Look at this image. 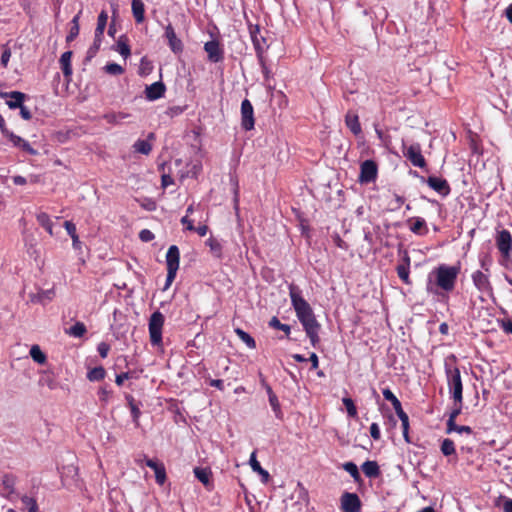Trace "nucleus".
<instances>
[{
	"instance_id": "obj_1",
	"label": "nucleus",
	"mask_w": 512,
	"mask_h": 512,
	"mask_svg": "<svg viewBox=\"0 0 512 512\" xmlns=\"http://www.w3.org/2000/svg\"><path fill=\"white\" fill-rule=\"evenodd\" d=\"M460 268L458 266L439 265L428 276L426 289L428 292L437 293V288L444 291H452Z\"/></svg>"
},
{
	"instance_id": "obj_2",
	"label": "nucleus",
	"mask_w": 512,
	"mask_h": 512,
	"mask_svg": "<svg viewBox=\"0 0 512 512\" xmlns=\"http://www.w3.org/2000/svg\"><path fill=\"white\" fill-rule=\"evenodd\" d=\"M444 370L447 384L452 398L455 402L463 401V384L460 370L457 366V357L450 354L444 359Z\"/></svg>"
},
{
	"instance_id": "obj_3",
	"label": "nucleus",
	"mask_w": 512,
	"mask_h": 512,
	"mask_svg": "<svg viewBox=\"0 0 512 512\" xmlns=\"http://www.w3.org/2000/svg\"><path fill=\"white\" fill-rule=\"evenodd\" d=\"M289 296L292 306L299 320H313L312 308L310 304L303 298L301 289L295 285H289Z\"/></svg>"
},
{
	"instance_id": "obj_4",
	"label": "nucleus",
	"mask_w": 512,
	"mask_h": 512,
	"mask_svg": "<svg viewBox=\"0 0 512 512\" xmlns=\"http://www.w3.org/2000/svg\"><path fill=\"white\" fill-rule=\"evenodd\" d=\"M107 20L108 14L106 11H101L97 19V26L94 32V41L87 50L86 60H91L99 51L103 39V34L107 26Z\"/></svg>"
},
{
	"instance_id": "obj_5",
	"label": "nucleus",
	"mask_w": 512,
	"mask_h": 512,
	"mask_svg": "<svg viewBox=\"0 0 512 512\" xmlns=\"http://www.w3.org/2000/svg\"><path fill=\"white\" fill-rule=\"evenodd\" d=\"M180 251L176 245H171L166 253L167 276L165 289L168 288L176 278L179 269Z\"/></svg>"
},
{
	"instance_id": "obj_6",
	"label": "nucleus",
	"mask_w": 512,
	"mask_h": 512,
	"mask_svg": "<svg viewBox=\"0 0 512 512\" xmlns=\"http://www.w3.org/2000/svg\"><path fill=\"white\" fill-rule=\"evenodd\" d=\"M378 175V166L373 160H365L361 163L358 180L362 184L374 182Z\"/></svg>"
},
{
	"instance_id": "obj_7",
	"label": "nucleus",
	"mask_w": 512,
	"mask_h": 512,
	"mask_svg": "<svg viewBox=\"0 0 512 512\" xmlns=\"http://www.w3.org/2000/svg\"><path fill=\"white\" fill-rule=\"evenodd\" d=\"M403 155L411 162L415 167L426 168V160L422 155L421 146L418 143L412 144L409 147H404Z\"/></svg>"
},
{
	"instance_id": "obj_8",
	"label": "nucleus",
	"mask_w": 512,
	"mask_h": 512,
	"mask_svg": "<svg viewBox=\"0 0 512 512\" xmlns=\"http://www.w3.org/2000/svg\"><path fill=\"white\" fill-rule=\"evenodd\" d=\"M340 508L343 512H360L362 503L356 493L344 492L340 498Z\"/></svg>"
},
{
	"instance_id": "obj_9",
	"label": "nucleus",
	"mask_w": 512,
	"mask_h": 512,
	"mask_svg": "<svg viewBox=\"0 0 512 512\" xmlns=\"http://www.w3.org/2000/svg\"><path fill=\"white\" fill-rule=\"evenodd\" d=\"M254 109L252 103L248 99H244L241 103V126L245 131L254 128Z\"/></svg>"
},
{
	"instance_id": "obj_10",
	"label": "nucleus",
	"mask_w": 512,
	"mask_h": 512,
	"mask_svg": "<svg viewBox=\"0 0 512 512\" xmlns=\"http://www.w3.org/2000/svg\"><path fill=\"white\" fill-rule=\"evenodd\" d=\"M164 37L168 42V46L174 54H180L183 52L184 46L181 39L176 35L175 29L171 23L165 26Z\"/></svg>"
},
{
	"instance_id": "obj_11",
	"label": "nucleus",
	"mask_w": 512,
	"mask_h": 512,
	"mask_svg": "<svg viewBox=\"0 0 512 512\" xmlns=\"http://www.w3.org/2000/svg\"><path fill=\"white\" fill-rule=\"evenodd\" d=\"M496 245L502 256L509 257L512 251V236L508 230H501L496 237Z\"/></svg>"
},
{
	"instance_id": "obj_12",
	"label": "nucleus",
	"mask_w": 512,
	"mask_h": 512,
	"mask_svg": "<svg viewBox=\"0 0 512 512\" xmlns=\"http://www.w3.org/2000/svg\"><path fill=\"white\" fill-rule=\"evenodd\" d=\"M204 50L207 53L208 60L212 63H218L224 59V51L218 40L206 42L204 44Z\"/></svg>"
},
{
	"instance_id": "obj_13",
	"label": "nucleus",
	"mask_w": 512,
	"mask_h": 512,
	"mask_svg": "<svg viewBox=\"0 0 512 512\" xmlns=\"http://www.w3.org/2000/svg\"><path fill=\"white\" fill-rule=\"evenodd\" d=\"M426 183L431 189H433L443 197L448 196L451 192L450 185L446 179L439 178L436 176H429L426 179Z\"/></svg>"
},
{
	"instance_id": "obj_14",
	"label": "nucleus",
	"mask_w": 512,
	"mask_h": 512,
	"mask_svg": "<svg viewBox=\"0 0 512 512\" xmlns=\"http://www.w3.org/2000/svg\"><path fill=\"white\" fill-rule=\"evenodd\" d=\"M249 32L257 56L260 57L266 46V39L262 36L259 25H251Z\"/></svg>"
},
{
	"instance_id": "obj_15",
	"label": "nucleus",
	"mask_w": 512,
	"mask_h": 512,
	"mask_svg": "<svg viewBox=\"0 0 512 512\" xmlns=\"http://www.w3.org/2000/svg\"><path fill=\"white\" fill-rule=\"evenodd\" d=\"M17 482L16 475L12 473H5L1 477L2 496L10 499L15 494V485Z\"/></svg>"
},
{
	"instance_id": "obj_16",
	"label": "nucleus",
	"mask_w": 512,
	"mask_h": 512,
	"mask_svg": "<svg viewBox=\"0 0 512 512\" xmlns=\"http://www.w3.org/2000/svg\"><path fill=\"white\" fill-rule=\"evenodd\" d=\"M0 97L7 99L6 104L10 109L21 107L27 95L20 91L2 92Z\"/></svg>"
},
{
	"instance_id": "obj_17",
	"label": "nucleus",
	"mask_w": 512,
	"mask_h": 512,
	"mask_svg": "<svg viewBox=\"0 0 512 512\" xmlns=\"http://www.w3.org/2000/svg\"><path fill=\"white\" fill-rule=\"evenodd\" d=\"M472 280L475 287L482 293H490L492 291V287L488 278V275L483 273L480 270L475 271L472 274Z\"/></svg>"
},
{
	"instance_id": "obj_18",
	"label": "nucleus",
	"mask_w": 512,
	"mask_h": 512,
	"mask_svg": "<svg viewBox=\"0 0 512 512\" xmlns=\"http://www.w3.org/2000/svg\"><path fill=\"white\" fill-rule=\"evenodd\" d=\"M195 477L205 486V488L211 491L214 488L212 481V471L208 467H195L193 469Z\"/></svg>"
},
{
	"instance_id": "obj_19",
	"label": "nucleus",
	"mask_w": 512,
	"mask_h": 512,
	"mask_svg": "<svg viewBox=\"0 0 512 512\" xmlns=\"http://www.w3.org/2000/svg\"><path fill=\"white\" fill-rule=\"evenodd\" d=\"M166 87L163 82L157 81L149 86H146L145 96L149 101H155L164 96Z\"/></svg>"
},
{
	"instance_id": "obj_20",
	"label": "nucleus",
	"mask_w": 512,
	"mask_h": 512,
	"mask_svg": "<svg viewBox=\"0 0 512 512\" xmlns=\"http://www.w3.org/2000/svg\"><path fill=\"white\" fill-rule=\"evenodd\" d=\"M397 275L404 284L409 285L411 283L410 273V256L407 251L404 252L402 263L396 267Z\"/></svg>"
},
{
	"instance_id": "obj_21",
	"label": "nucleus",
	"mask_w": 512,
	"mask_h": 512,
	"mask_svg": "<svg viewBox=\"0 0 512 512\" xmlns=\"http://www.w3.org/2000/svg\"><path fill=\"white\" fill-rule=\"evenodd\" d=\"M11 142L12 144L15 146V147H19L20 149H22L24 152L28 153L29 155H36L37 154V150H35L30 144L28 141H26L25 139H23L22 137L14 134L13 132L9 131L8 134H6V136Z\"/></svg>"
},
{
	"instance_id": "obj_22",
	"label": "nucleus",
	"mask_w": 512,
	"mask_h": 512,
	"mask_svg": "<svg viewBox=\"0 0 512 512\" xmlns=\"http://www.w3.org/2000/svg\"><path fill=\"white\" fill-rule=\"evenodd\" d=\"M164 322H149L150 342L153 346L162 345V331Z\"/></svg>"
},
{
	"instance_id": "obj_23",
	"label": "nucleus",
	"mask_w": 512,
	"mask_h": 512,
	"mask_svg": "<svg viewBox=\"0 0 512 512\" xmlns=\"http://www.w3.org/2000/svg\"><path fill=\"white\" fill-rule=\"evenodd\" d=\"M303 328L310 339V342L313 347L319 343V331H320V323L319 322H302Z\"/></svg>"
},
{
	"instance_id": "obj_24",
	"label": "nucleus",
	"mask_w": 512,
	"mask_h": 512,
	"mask_svg": "<svg viewBox=\"0 0 512 512\" xmlns=\"http://www.w3.org/2000/svg\"><path fill=\"white\" fill-rule=\"evenodd\" d=\"M72 55H73L72 51H66L61 55L60 60H59L61 70H62L63 75L67 81L71 80V76H72V72H73L72 65H71Z\"/></svg>"
},
{
	"instance_id": "obj_25",
	"label": "nucleus",
	"mask_w": 512,
	"mask_h": 512,
	"mask_svg": "<svg viewBox=\"0 0 512 512\" xmlns=\"http://www.w3.org/2000/svg\"><path fill=\"white\" fill-rule=\"evenodd\" d=\"M345 124L355 136L359 135L362 132L359 117L355 112H347V114L345 115Z\"/></svg>"
},
{
	"instance_id": "obj_26",
	"label": "nucleus",
	"mask_w": 512,
	"mask_h": 512,
	"mask_svg": "<svg viewBox=\"0 0 512 512\" xmlns=\"http://www.w3.org/2000/svg\"><path fill=\"white\" fill-rule=\"evenodd\" d=\"M155 139V134L154 133H149L148 136H147V139H138L134 144H133V149L135 152H138V153H141L143 155H148L151 150H152V145L150 143V140H154Z\"/></svg>"
},
{
	"instance_id": "obj_27",
	"label": "nucleus",
	"mask_w": 512,
	"mask_h": 512,
	"mask_svg": "<svg viewBox=\"0 0 512 512\" xmlns=\"http://www.w3.org/2000/svg\"><path fill=\"white\" fill-rule=\"evenodd\" d=\"M361 469L366 477L375 479L381 475L380 467L376 461L367 460L361 465Z\"/></svg>"
},
{
	"instance_id": "obj_28",
	"label": "nucleus",
	"mask_w": 512,
	"mask_h": 512,
	"mask_svg": "<svg viewBox=\"0 0 512 512\" xmlns=\"http://www.w3.org/2000/svg\"><path fill=\"white\" fill-rule=\"evenodd\" d=\"M249 464L252 470L261 476V481L267 483L270 479V474L267 470L263 469L260 463L256 459V452L250 455Z\"/></svg>"
},
{
	"instance_id": "obj_29",
	"label": "nucleus",
	"mask_w": 512,
	"mask_h": 512,
	"mask_svg": "<svg viewBox=\"0 0 512 512\" xmlns=\"http://www.w3.org/2000/svg\"><path fill=\"white\" fill-rule=\"evenodd\" d=\"M132 13L137 23H142L145 19V5L143 0H132Z\"/></svg>"
},
{
	"instance_id": "obj_30",
	"label": "nucleus",
	"mask_w": 512,
	"mask_h": 512,
	"mask_svg": "<svg viewBox=\"0 0 512 512\" xmlns=\"http://www.w3.org/2000/svg\"><path fill=\"white\" fill-rule=\"evenodd\" d=\"M410 221L412 224L410 226V230L418 235H425L428 233L426 221L421 217H414Z\"/></svg>"
},
{
	"instance_id": "obj_31",
	"label": "nucleus",
	"mask_w": 512,
	"mask_h": 512,
	"mask_svg": "<svg viewBox=\"0 0 512 512\" xmlns=\"http://www.w3.org/2000/svg\"><path fill=\"white\" fill-rule=\"evenodd\" d=\"M125 399H126V401L128 403V406L130 408L133 422L135 423L136 426H138L139 425V418L141 416L140 408L136 404L135 399H134V397L132 395L126 394L125 395Z\"/></svg>"
},
{
	"instance_id": "obj_32",
	"label": "nucleus",
	"mask_w": 512,
	"mask_h": 512,
	"mask_svg": "<svg viewBox=\"0 0 512 512\" xmlns=\"http://www.w3.org/2000/svg\"><path fill=\"white\" fill-rule=\"evenodd\" d=\"M81 11H79L71 20V27L68 35L66 36V42H72L78 35L80 31L79 20H80Z\"/></svg>"
},
{
	"instance_id": "obj_33",
	"label": "nucleus",
	"mask_w": 512,
	"mask_h": 512,
	"mask_svg": "<svg viewBox=\"0 0 512 512\" xmlns=\"http://www.w3.org/2000/svg\"><path fill=\"white\" fill-rule=\"evenodd\" d=\"M493 505L496 508L502 509L503 512H512V499L507 496H497L493 501Z\"/></svg>"
},
{
	"instance_id": "obj_34",
	"label": "nucleus",
	"mask_w": 512,
	"mask_h": 512,
	"mask_svg": "<svg viewBox=\"0 0 512 512\" xmlns=\"http://www.w3.org/2000/svg\"><path fill=\"white\" fill-rule=\"evenodd\" d=\"M37 222L42 226L51 236L53 235V222L50 216L45 212H40L36 215Z\"/></svg>"
},
{
	"instance_id": "obj_35",
	"label": "nucleus",
	"mask_w": 512,
	"mask_h": 512,
	"mask_svg": "<svg viewBox=\"0 0 512 512\" xmlns=\"http://www.w3.org/2000/svg\"><path fill=\"white\" fill-rule=\"evenodd\" d=\"M206 245L209 247L212 255L218 259L222 258V245L221 243L214 237H209L206 240Z\"/></svg>"
},
{
	"instance_id": "obj_36",
	"label": "nucleus",
	"mask_w": 512,
	"mask_h": 512,
	"mask_svg": "<svg viewBox=\"0 0 512 512\" xmlns=\"http://www.w3.org/2000/svg\"><path fill=\"white\" fill-rule=\"evenodd\" d=\"M30 356L34 362L38 364H45L47 362L46 354L41 350L40 346L35 344L30 349Z\"/></svg>"
},
{
	"instance_id": "obj_37",
	"label": "nucleus",
	"mask_w": 512,
	"mask_h": 512,
	"mask_svg": "<svg viewBox=\"0 0 512 512\" xmlns=\"http://www.w3.org/2000/svg\"><path fill=\"white\" fill-rule=\"evenodd\" d=\"M40 386H46L50 390H55L58 387V382L54 379L53 374L50 372H43L39 379Z\"/></svg>"
},
{
	"instance_id": "obj_38",
	"label": "nucleus",
	"mask_w": 512,
	"mask_h": 512,
	"mask_svg": "<svg viewBox=\"0 0 512 512\" xmlns=\"http://www.w3.org/2000/svg\"><path fill=\"white\" fill-rule=\"evenodd\" d=\"M397 416L399 417V419L401 421L402 433H403V438H404L405 442L412 443L410 436H409V416L407 415L406 412L397 414Z\"/></svg>"
},
{
	"instance_id": "obj_39",
	"label": "nucleus",
	"mask_w": 512,
	"mask_h": 512,
	"mask_svg": "<svg viewBox=\"0 0 512 512\" xmlns=\"http://www.w3.org/2000/svg\"><path fill=\"white\" fill-rule=\"evenodd\" d=\"M106 371L102 366H97L88 371L87 378L89 381L95 382V381H101L105 378Z\"/></svg>"
},
{
	"instance_id": "obj_40",
	"label": "nucleus",
	"mask_w": 512,
	"mask_h": 512,
	"mask_svg": "<svg viewBox=\"0 0 512 512\" xmlns=\"http://www.w3.org/2000/svg\"><path fill=\"white\" fill-rule=\"evenodd\" d=\"M440 450L442 452V454L444 456H452V455H456V449H455V444L454 442L449 439V438H445L442 443H441V447H440Z\"/></svg>"
},
{
	"instance_id": "obj_41",
	"label": "nucleus",
	"mask_w": 512,
	"mask_h": 512,
	"mask_svg": "<svg viewBox=\"0 0 512 512\" xmlns=\"http://www.w3.org/2000/svg\"><path fill=\"white\" fill-rule=\"evenodd\" d=\"M235 333L247 345L248 348H250V349L256 348V342L250 334H248L247 332H245L244 330H242L240 328H236Z\"/></svg>"
},
{
	"instance_id": "obj_42",
	"label": "nucleus",
	"mask_w": 512,
	"mask_h": 512,
	"mask_svg": "<svg viewBox=\"0 0 512 512\" xmlns=\"http://www.w3.org/2000/svg\"><path fill=\"white\" fill-rule=\"evenodd\" d=\"M128 117L129 114L124 112H110L103 115V119H105L109 124H117L119 123V121L124 120Z\"/></svg>"
},
{
	"instance_id": "obj_43",
	"label": "nucleus",
	"mask_w": 512,
	"mask_h": 512,
	"mask_svg": "<svg viewBox=\"0 0 512 512\" xmlns=\"http://www.w3.org/2000/svg\"><path fill=\"white\" fill-rule=\"evenodd\" d=\"M343 469L350 474V476L353 478L355 482H361L362 478L359 473V469L357 465L353 462H346L343 465Z\"/></svg>"
},
{
	"instance_id": "obj_44",
	"label": "nucleus",
	"mask_w": 512,
	"mask_h": 512,
	"mask_svg": "<svg viewBox=\"0 0 512 512\" xmlns=\"http://www.w3.org/2000/svg\"><path fill=\"white\" fill-rule=\"evenodd\" d=\"M87 329L83 322H76L74 326L69 329H66L65 332L70 336L80 338L86 333Z\"/></svg>"
},
{
	"instance_id": "obj_45",
	"label": "nucleus",
	"mask_w": 512,
	"mask_h": 512,
	"mask_svg": "<svg viewBox=\"0 0 512 512\" xmlns=\"http://www.w3.org/2000/svg\"><path fill=\"white\" fill-rule=\"evenodd\" d=\"M138 379L136 371H127L116 375L115 382L118 386H121L125 380Z\"/></svg>"
},
{
	"instance_id": "obj_46",
	"label": "nucleus",
	"mask_w": 512,
	"mask_h": 512,
	"mask_svg": "<svg viewBox=\"0 0 512 512\" xmlns=\"http://www.w3.org/2000/svg\"><path fill=\"white\" fill-rule=\"evenodd\" d=\"M103 69L106 73L110 75H121L124 72L123 67L114 62L107 63Z\"/></svg>"
},
{
	"instance_id": "obj_47",
	"label": "nucleus",
	"mask_w": 512,
	"mask_h": 512,
	"mask_svg": "<svg viewBox=\"0 0 512 512\" xmlns=\"http://www.w3.org/2000/svg\"><path fill=\"white\" fill-rule=\"evenodd\" d=\"M21 501L29 512H38V504L34 498L25 495L21 498Z\"/></svg>"
},
{
	"instance_id": "obj_48",
	"label": "nucleus",
	"mask_w": 512,
	"mask_h": 512,
	"mask_svg": "<svg viewBox=\"0 0 512 512\" xmlns=\"http://www.w3.org/2000/svg\"><path fill=\"white\" fill-rule=\"evenodd\" d=\"M268 399H269V404L275 413V416L279 419L282 418L281 406H280V403H279V400H278V397L276 396V394L268 397Z\"/></svg>"
},
{
	"instance_id": "obj_49",
	"label": "nucleus",
	"mask_w": 512,
	"mask_h": 512,
	"mask_svg": "<svg viewBox=\"0 0 512 512\" xmlns=\"http://www.w3.org/2000/svg\"><path fill=\"white\" fill-rule=\"evenodd\" d=\"M342 402L346 408L347 414L350 417H356L357 416V408L354 404V401L351 398H343Z\"/></svg>"
},
{
	"instance_id": "obj_50",
	"label": "nucleus",
	"mask_w": 512,
	"mask_h": 512,
	"mask_svg": "<svg viewBox=\"0 0 512 512\" xmlns=\"http://www.w3.org/2000/svg\"><path fill=\"white\" fill-rule=\"evenodd\" d=\"M154 473H155L156 483L159 485H163L167 479L165 466L163 465L162 467L156 469V471Z\"/></svg>"
},
{
	"instance_id": "obj_51",
	"label": "nucleus",
	"mask_w": 512,
	"mask_h": 512,
	"mask_svg": "<svg viewBox=\"0 0 512 512\" xmlns=\"http://www.w3.org/2000/svg\"><path fill=\"white\" fill-rule=\"evenodd\" d=\"M117 46H118V52L120 53L121 56H123L124 58H127L128 56H130L131 51H130V47L127 43L118 41Z\"/></svg>"
},
{
	"instance_id": "obj_52",
	"label": "nucleus",
	"mask_w": 512,
	"mask_h": 512,
	"mask_svg": "<svg viewBox=\"0 0 512 512\" xmlns=\"http://www.w3.org/2000/svg\"><path fill=\"white\" fill-rule=\"evenodd\" d=\"M154 234L149 229H143L139 233V238L143 242H150L154 239Z\"/></svg>"
},
{
	"instance_id": "obj_53",
	"label": "nucleus",
	"mask_w": 512,
	"mask_h": 512,
	"mask_svg": "<svg viewBox=\"0 0 512 512\" xmlns=\"http://www.w3.org/2000/svg\"><path fill=\"white\" fill-rule=\"evenodd\" d=\"M382 394L384 399L391 402L392 405L399 401V399L394 395V393L389 388L383 389Z\"/></svg>"
},
{
	"instance_id": "obj_54",
	"label": "nucleus",
	"mask_w": 512,
	"mask_h": 512,
	"mask_svg": "<svg viewBox=\"0 0 512 512\" xmlns=\"http://www.w3.org/2000/svg\"><path fill=\"white\" fill-rule=\"evenodd\" d=\"M462 404H463V401L462 402L454 401V408L452 409V411L449 414V419L456 420L457 416H459L461 413Z\"/></svg>"
},
{
	"instance_id": "obj_55",
	"label": "nucleus",
	"mask_w": 512,
	"mask_h": 512,
	"mask_svg": "<svg viewBox=\"0 0 512 512\" xmlns=\"http://www.w3.org/2000/svg\"><path fill=\"white\" fill-rule=\"evenodd\" d=\"M109 350L110 346L106 342H100L97 346V351L102 358H106L108 356Z\"/></svg>"
},
{
	"instance_id": "obj_56",
	"label": "nucleus",
	"mask_w": 512,
	"mask_h": 512,
	"mask_svg": "<svg viewBox=\"0 0 512 512\" xmlns=\"http://www.w3.org/2000/svg\"><path fill=\"white\" fill-rule=\"evenodd\" d=\"M269 325L275 329L284 331L287 335L290 333L291 327L283 322H269Z\"/></svg>"
},
{
	"instance_id": "obj_57",
	"label": "nucleus",
	"mask_w": 512,
	"mask_h": 512,
	"mask_svg": "<svg viewBox=\"0 0 512 512\" xmlns=\"http://www.w3.org/2000/svg\"><path fill=\"white\" fill-rule=\"evenodd\" d=\"M145 464L149 468L153 469L154 472L156 471V469H158V468H160V467H162L164 465L163 463L159 462L156 459H150V458H147V457H145Z\"/></svg>"
},
{
	"instance_id": "obj_58",
	"label": "nucleus",
	"mask_w": 512,
	"mask_h": 512,
	"mask_svg": "<svg viewBox=\"0 0 512 512\" xmlns=\"http://www.w3.org/2000/svg\"><path fill=\"white\" fill-rule=\"evenodd\" d=\"M50 294H51V291H46V292H43V293H38V294H35V295H30V300L31 302H42L43 301V298L46 297L47 299H50Z\"/></svg>"
},
{
	"instance_id": "obj_59",
	"label": "nucleus",
	"mask_w": 512,
	"mask_h": 512,
	"mask_svg": "<svg viewBox=\"0 0 512 512\" xmlns=\"http://www.w3.org/2000/svg\"><path fill=\"white\" fill-rule=\"evenodd\" d=\"M370 435L374 440H379L381 438L380 428L377 423H372L370 426Z\"/></svg>"
},
{
	"instance_id": "obj_60",
	"label": "nucleus",
	"mask_w": 512,
	"mask_h": 512,
	"mask_svg": "<svg viewBox=\"0 0 512 512\" xmlns=\"http://www.w3.org/2000/svg\"><path fill=\"white\" fill-rule=\"evenodd\" d=\"M64 228L66 229L67 233L69 234L70 237H74L77 235V232H76V226L73 222L71 221H65L64 222Z\"/></svg>"
},
{
	"instance_id": "obj_61",
	"label": "nucleus",
	"mask_w": 512,
	"mask_h": 512,
	"mask_svg": "<svg viewBox=\"0 0 512 512\" xmlns=\"http://www.w3.org/2000/svg\"><path fill=\"white\" fill-rule=\"evenodd\" d=\"M11 57V51L9 48H5L1 54L0 62L1 65L6 67Z\"/></svg>"
},
{
	"instance_id": "obj_62",
	"label": "nucleus",
	"mask_w": 512,
	"mask_h": 512,
	"mask_svg": "<svg viewBox=\"0 0 512 512\" xmlns=\"http://www.w3.org/2000/svg\"><path fill=\"white\" fill-rule=\"evenodd\" d=\"M258 58L260 60V64H261V68H262V73L264 75V79L267 81L270 78V76H271V71L267 67V65L265 64L262 55H260V57H258Z\"/></svg>"
},
{
	"instance_id": "obj_63",
	"label": "nucleus",
	"mask_w": 512,
	"mask_h": 512,
	"mask_svg": "<svg viewBox=\"0 0 512 512\" xmlns=\"http://www.w3.org/2000/svg\"><path fill=\"white\" fill-rule=\"evenodd\" d=\"M18 108L20 109V115L24 120H30L32 118V113L26 106L22 104L21 107Z\"/></svg>"
},
{
	"instance_id": "obj_64",
	"label": "nucleus",
	"mask_w": 512,
	"mask_h": 512,
	"mask_svg": "<svg viewBox=\"0 0 512 512\" xmlns=\"http://www.w3.org/2000/svg\"><path fill=\"white\" fill-rule=\"evenodd\" d=\"M209 385L212 387H215L216 389L220 391H224V382L221 379H211L209 381Z\"/></svg>"
}]
</instances>
